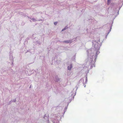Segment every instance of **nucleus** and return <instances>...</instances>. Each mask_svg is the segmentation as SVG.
<instances>
[{
    "mask_svg": "<svg viewBox=\"0 0 123 123\" xmlns=\"http://www.w3.org/2000/svg\"><path fill=\"white\" fill-rule=\"evenodd\" d=\"M111 0H108L107 1V4L108 5H109L110 3V1Z\"/></svg>",
    "mask_w": 123,
    "mask_h": 123,
    "instance_id": "7ed1b4c3",
    "label": "nucleus"
},
{
    "mask_svg": "<svg viewBox=\"0 0 123 123\" xmlns=\"http://www.w3.org/2000/svg\"><path fill=\"white\" fill-rule=\"evenodd\" d=\"M72 67V64H71L68 67V69L69 70H70Z\"/></svg>",
    "mask_w": 123,
    "mask_h": 123,
    "instance_id": "f257e3e1",
    "label": "nucleus"
},
{
    "mask_svg": "<svg viewBox=\"0 0 123 123\" xmlns=\"http://www.w3.org/2000/svg\"><path fill=\"white\" fill-rule=\"evenodd\" d=\"M66 29V28L65 27V28H64V29H62V31H63L65 30Z\"/></svg>",
    "mask_w": 123,
    "mask_h": 123,
    "instance_id": "20e7f679",
    "label": "nucleus"
},
{
    "mask_svg": "<svg viewBox=\"0 0 123 123\" xmlns=\"http://www.w3.org/2000/svg\"><path fill=\"white\" fill-rule=\"evenodd\" d=\"M57 22H54V24L55 25H56L57 24Z\"/></svg>",
    "mask_w": 123,
    "mask_h": 123,
    "instance_id": "39448f33",
    "label": "nucleus"
},
{
    "mask_svg": "<svg viewBox=\"0 0 123 123\" xmlns=\"http://www.w3.org/2000/svg\"><path fill=\"white\" fill-rule=\"evenodd\" d=\"M63 42L67 43H68L70 42V41H64Z\"/></svg>",
    "mask_w": 123,
    "mask_h": 123,
    "instance_id": "f03ea898",
    "label": "nucleus"
}]
</instances>
